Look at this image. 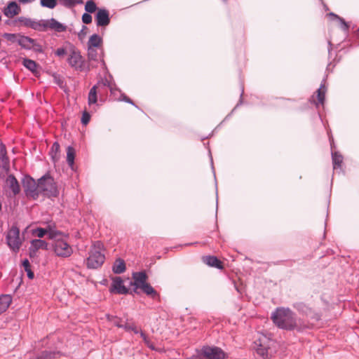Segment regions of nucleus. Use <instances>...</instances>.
<instances>
[{
  "label": "nucleus",
  "instance_id": "1",
  "mask_svg": "<svg viewBox=\"0 0 359 359\" xmlns=\"http://www.w3.org/2000/svg\"><path fill=\"white\" fill-rule=\"evenodd\" d=\"M271 319L278 328L287 331L296 330L298 332H303L310 328L308 323L298 319L295 313L289 308H277L272 313Z\"/></svg>",
  "mask_w": 359,
  "mask_h": 359
},
{
  "label": "nucleus",
  "instance_id": "2",
  "mask_svg": "<svg viewBox=\"0 0 359 359\" xmlns=\"http://www.w3.org/2000/svg\"><path fill=\"white\" fill-rule=\"evenodd\" d=\"M103 244L101 241H96L89 252V257L86 259L88 269H96L102 266L105 260V255L101 251Z\"/></svg>",
  "mask_w": 359,
  "mask_h": 359
},
{
  "label": "nucleus",
  "instance_id": "3",
  "mask_svg": "<svg viewBox=\"0 0 359 359\" xmlns=\"http://www.w3.org/2000/svg\"><path fill=\"white\" fill-rule=\"evenodd\" d=\"M39 194H43L47 198L57 197L59 190L53 177L48 173L43 175L39 179Z\"/></svg>",
  "mask_w": 359,
  "mask_h": 359
},
{
  "label": "nucleus",
  "instance_id": "4",
  "mask_svg": "<svg viewBox=\"0 0 359 359\" xmlns=\"http://www.w3.org/2000/svg\"><path fill=\"white\" fill-rule=\"evenodd\" d=\"M25 195L27 198L37 200L39 197V183L29 175H25L21 179Z\"/></svg>",
  "mask_w": 359,
  "mask_h": 359
},
{
  "label": "nucleus",
  "instance_id": "5",
  "mask_svg": "<svg viewBox=\"0 0 359 359\" xmlns=\"http://www.w3.org/2000/svg\"><path fill=\"white\" fill-rule=\"evenodd\" d=\"M6 244L13 252H18L22 245L20 238V229L16 225H13L6 234Z\"/></svg>",
  "mask_w": 359,
  "mask_h": 359
},
{
  "label": "nucleus",
  "instance_id": "6",
  "mask_svg": "<svg viewBox=\"0 0 359 359\" xmlns=\"http://www.w3.org/2000/svg\"><path fill=\"white\" fill-rule=\"evenodd\" d=\"M67 62L76 71H90V67L87 65L86 60L81 56L80 51L76 50L74 48L71 50V53L67 58Z\"/></svg>",
  "mask_w": 359,
  "mask_h": 359
},
{
  "label": "nucleus",
  "instance_id": "7",
  "mask_svg": "<svg viewBox=\"0 0 359 359\" xmlns=\"http://www.w3.org/2000/svg\"><path fill=\"white\" fill-rule=\"evenodd\" d=\"M18 45L21 47L22 49L26 50H33L34 52L38 53H43V48L42 46L39 43L36 39H34L24 34L20 36Z\"/></svg>",
  "mask_w": 359,
  "mask_h": 359
},
{
  "label": "nucleus",
  "instance_id": "8",
  "mask_svg": "<svg viewBox=\"0 0 359 359\" xmlns=\"http://www.w3.org/2000/svg\"><path fill=\"white\" fill-rule=\"evenodd\" d=\"M53 248L56 255L63 258L69 257L73 253L72 247L67 241L62 239L55 240Z\"/></svg>",
  "mask_w": 359,
  "mask_h": 359
},
{
  "label": "nucleus",
  "instance_id": "9",
  "mask_svg": "<svg viewBox=\"0 0 359 359\" xmlns=\"http://www.w3.org/2000/svg\"><path fill=\"white\" fill-rule=\"evenodd\" d=\"M293 307L300 314H302L314 321H318L320 320V315L304 302L294 303Z\"/></svg>",
  "mask_w": 359,
  "mask_h": 359
},
{
  "label": "nucleus",
  "instance_id": "10",
  "mask_svg": "<svg viewBox=\"0 0 359 359\" xmlns=\"http://www.w3.org/2000/svg\"><path fill=\"white\" fill-rule=\"evenodd\" d=\"M203 354L206 359H225L226 353L219 347L204 346L202 348Z\"/></svg>",
  "mask_w": 359,
  "mask_h": 359
},
{
  "label": "nucleus",
  "instance_id": "11",
  "mask_svg": "<svg viewBox=\"0 0 359 359\" xmlns=\"http://www.w3.org/2000/svg\"><path fill=\"white\" fill-rule=\"evenodd\" d=\"M133 281L130 283V285L134 286L133 292L136 294H139L137 291L142 286L147 283L148 276L145 271L133 272L132 274Z\"/></svg>",
  "mask_w": 359,
  "mask_h": 359
},
{
  "label": "nucleus",
  "instance_id": "12",
  "mask_svg": "<svg viewBox=\"0 0 359 359\" xmlns=\"http://www.w3.org/2000/svg\"><path fill=\"white\" fill-rule=\"evenodd\" d=\"M109 292L118 294H127L133 292V291H130L123 285V280L120 276H115L112 278V283L109 287Z\"/></svg>",
  "mask_w": 359,
  "mask_h": 359
},
{
  "label": "nucleus",
  "instance_id": "13",
  "mask_svg": "<svg viewBox=\"0 0 359 359\" xmlns=\"http://www.w3.org/2000/svg\"><path fill=\"white\" fill-rule=\"evenodd\" d=\"M2 11L5 16L8 18H13L14 16L20 13L21 8L16 1H11L3 8Z\"/></svg>",
  "mask_w": 359,
  "mask_h": 359
},
{
  "label": "nucleus",
  "instance_id": "14",
  "mask_svg": "<svg viewBox=\"0 0 359 359\" xmlns=\"http://www.w3.org/2000/svg\"><path fill=\"white\" fill-rule=\"evenodd\" d=\"M96 25L98 27H105L110 23L109 11L104 8H100L95 15Z\"/></svg>",
  "mask_w": 359,
  "mask_h": 359
},
{
  "label": "nucleus",
  "instance_id": "15",
  "mask_svg": "<svg viewBox=\"0 0 359 359\" xmlns=\"http://www.w3.org/2000/svg\"><path fill=\"white\" fill-rule=\"evenodd\" d=\"M6 184L13 193L14 196L18 195L20 192V184L16 179V177L13 174H9L6 179Z\"/></svg>",
  "mask_w": 359,
  "mask_h": 359
},
{
  "label": "nucleus",
  "instance_id": "16",
  "mask_svg": "<svg viewBox=\"0 0 359 359\" xmlns=\"http://www.w3.org/2000/svg\"><path fill=\"white\" fill-rule=\"evenodd\" d=\"M0 168L8 172L10 170V161L7 156L6 146L0 144Z\"/></svg>",
  "mask_w": 359,
  "mask_h": 359
},
{
  "label": "nucleus",
  "instance_id": "17",
  "mask_svg": "<svg viewBox=\"0 0 359 359\" xmlns=\"http://www.w3.org/2000/svg\"><path fill=\"white\" fill-rule=\"evenodd\" d=\"M33 20L34 19L24 16H20L13 20H6V24L12 26H16L17 23H20L22 26L32 29Z\"/></svg>",
  "mask_w": 359,
  "mask_h": 359
},
{
  "label": "nucleus",
  "instance_id": "18",
  "mask_svg": "<svg viewBox=\"0 0 359 359\" xmlns=\"http://www.w3.org/2000/svg\"><path fill=\"white\" fill-rule=\"evenodd\" d=\"M203 261L207 265L217 268L218 269H223L222 262L215 256L208 255L203 257Z\"/></svg>",
  "mask_w": 359,
  "mask_h": 359
},
{
  "label": "nucleus",
  "instance_id": "19",
  "mask_svg": "<svg viewBox=\"0 0 359 359\" xmlns=\"http://www.w3.org/2000/svg\"><path fill=\"white\" fill-rule=\"evenodd\" d=\"M140 289H141L144 294H146L147 296L151 297L154 299H160V294L148 283L142 286Z\"/></svg>",
  "mask_w": 359,
  "mask_h": 359
},
{
  "label": "nucleus",
  "instance_id": "20",
  "mask_svg": "<svg viewBox=\"0 0 359 359\" xmlns=\"http://www.w3.org/2000/svg\"><path fill=\"white\" fill-rule=\"evenodd\" d=\"M126 266L125 261L121 258L116 259L115 262L112 266V271L116 274H121L126 271Z\"/></svg>",
  "mask_w": 359,
  "mask_h": 359
},
{
  "label": "nucleus",
  "instance_id": "21",
  "mask_svg": "<svg viewBox=\"0 0 359 359\" xmlns=\"http://www.w3.org/2000/svg\"><path fill=\"white\" fill-rule=\"evenodd\" d=\"M12 302V297L10 294L0 295V314L5 312Z\"/></svg>",
  "mask_w": 359,
  "mask_h": 359
},
{
  "label": "nucleus",
  "instance_id": "22",
  "mask_svg": "<svg viewBox=\"0 0 359 359\" xmlns=\"http://www.w3.org/2000/svg\"><path fill=\"white\" fill-rule=\"evenodd\" d=\"M49 29L56 32H63L67 30V26L52 18L50 19Z\"/></svg>",
  "mask_w": 359,
  "mask_h": 359
},
{
  "label": "nucleus",
  "instance_id": "23",
  "mask_svg": "<svg viewBox=\"0 0 359 359\" xmlns=\"http://www.w3.org/2000/svg\"><path fill=\"white\" fill-rule=\"evenodd\" d=\"M30 245L32 246V248H34L37 251L40 249L45 250H48V244L44 240L33 239L31 241Z\"/></svg>",
  "mask_w": 359,
  "mask_h": 359
},
{
  "label": "nucleus",
  "instance_id": "24",
  "mask_svg": "<svg viewBox=\"0 0 359 359\" xmlns=\"http://www.w3.org/2000/svg\"><path fill=\"white\" fill-rule=\"evenodd\" d=\"M58 351L45 350L36 355L35 359H52L59 355Z\"/></svg>",
  "mask_w": 359,
  "mask_h": 359
},
{
  "label": "nucleus",
  "instance_id": "25",
  "mask_svg": "<svg viewBox=\"0 0 359 359\" xmlns=\"http://www.w3.org/2000/svg\"><path fill=\"white\" fill-rule=\"evenodd\" d=\"M102 43V39L98 34H94L88 41V48H97Z\"/></svg>",
  "mask_w": 359,
  "mask_h": 359
},
{
  "label": "nucleus",
  "instance_id": "26",
  "mask_svg": "<svg viewBox=\"0 0 359 359\" xmlns=\"http://www.w3.org/2000/svg\"><path fill=\"white\" fill-rule=\"evenodd\" d=\"M332 160L333 163V168L337 170L341 168L343 161V156L338 151L332 152Z\"/></svg>",
  "mask_w": 359,
  "mask_h": 359
},
{
  "label": "nucleus",
  "instance_id": "27",
  "mask_svg": "<svg viewBox=\"0 0 359 359\" xmlns=\"http://www.w3.org/2000/svg\"><path fill=\"white\" fill-rule=\"evenodd\" d=\"M22 65L25 68H27L32 73H35L36 72L38 64L35 61L31 59L25 58L22 60Z\"/></svg>",
  "mask_w": 359,
  "mask_h": 359
},
{
  "label": "nucleus",
  "instance_id": "28",
  "mask_svg": "<svg viewBox=\"0 0 359 359\" xmlns=\"http://www.w3.org/2000/svg\"><path fill=\"white\" fill-rule=\"evenodd\" d=\"M97 85H94L90 90L88 93V104L91 105L93 104H95L97 101Z\"/></svg>",
  "mask_w": 359,
  "mask_h": 359
},
{
  "label": "nucleus",
  "instance_id": "29",
  "mask_svg": "<svg viewBox=\"0 0 359 359\" xmlns=\"http://www.w3.org/2000/svg\"><path fill=\"white\" fill-rule=\"evenodd\" d=\"M255 344L257 346L256 348V352L258 355L262 356L263 359H265L268 357V347L262 344V343L257 344L255 342Z\"/></svg>",
  "mask_w": 359,
  "mask_h": 359
},
{
  "label": "nucleus",
  "instance_id": "30",
  "mask_svg": "<svg viewBox=\"0 0 359 359\" xmlns=\"http://www.w3.org/2000/svg\"><path fill=\"white\" fill-rule=\"evenodd\" d=\"M75 158V150L74 149L69 146L67 149V162L70 167H72L74 163Z\"/></svg>",
  "mask_w": 359,
  "mask_h": 359
},
{
  "label": "nucleus",
  "instance_id": "31",
  "mask_svg": "<svg viewBox=\"0 0 359 359\" xmlns=\"http://www.w3.org/2000/svg\"><path fill=\"white\" fill-rule=\"evenodd\" d=\"M22 266L27 272V276L29 279L32 280L34 278V273L31 269V264L27 259H25L22 262Z\"/></svg>",
  "mask_w": 359,
  "mask_h": 359
},
{
  "label": "nucleus",
  "instance_id": "32",
  "mask_svg": "<svg viewBox=\"0 0 359 359\" xmlns=\"http://www.w3.org/2000/svg\"><path fill=\"white\" fill-rule=\"evenodd\" d=\"M317 99L319 103L323 104L325 99L326 88L323 83H321L320 88L317 90Z\"/></svg>",
  "mask_w": 359,
  "mask_h": 359
},
{
  "label": "nucleus",
  "instance_id": "33",
  "mask_svg": "<svg viewBox=\"0 0 359 359\" xmlns=\"http://www.w3.org/2000/svg\"><path fill=\"white\" fill-rule=\"evenodd\" d=\"M47 233L46 229L45 228L37 227L32 229V235L40 238H43Z\"/></svg>",
  "mask_w": 359,
  "mask_h": 359
},
{
  "label": "nucleus",
  "instance_id": "34",
  "mask_svg": "<svg viewBox=\"0 0 359 359\" xmlns=\"http://www.w3.org/2000/svg\"><path fill=\"white\" fill-rule=\"evenodd\" d=\"M22 35V34H11V33H4L3 34V37L7 39L8 41H11L12 43H17L18 44V40L20 39V36Z\"/></svg>",
  "mask_w": 359,
  "mask_h": 359
},
{
  "label": "nucleus",
  "instance_id": "35",
  "mask_svg": "<svg viewBox=\"0 0 359 359\" xmlns=\"http://www.w3.org/2000/svg\"><path fill=\"white\" fill-rule=\"evenodd\" d=\"M97 9V5L95 2L93 0H89L86 1L85 5V11L86 13H93L95 12Z\"/></svg>",
  "mask_w": 359,
  "mask_h": 359
},
{
  "label": "nucleus",
  "instance_id": "36",
  "mask_svg": "<svg viewBox=\"0 0 359 359\" xmlns=\"http://www.w3.org/2000/svg\"><path fill=\"white\" fill-rule=\"evenodd\" d=\"M106 318L108 321L111 322L116 327L121 328L123 324L121 323V319L118 318L116 316H112L110 314H106Z\"/></svg>",
  "mask_w": 359,
  "mask_h": 359
},
{
  "label": "nucleus",
  "instance_id": "37",
  "mask_svg": "<svg viewBox=\"0 0 359 359\" xmlns=\"http://www.w3.org/2000/svg\"><path fill=\"white\" fill-rule=\"evenodd\" d=\"M42 7L53 9L57 5V0H40Z\"/></svg>",
  "mask_w": 359,
  "mask_h": 359
},
{
  "label": "nucleus",
  "instance_id": "38",
  "mask_svg": "<svg viewBox=\"0 0 359 359\" xmlns=\"http://www.w3.org/2000/svg\"><path fill=\"white\" fill-rule=\"evenodd\" d=\"M140 337L143 339L144 344L149 348L151 350H155V346L154 344L150 341V339L147 337L145 333L142 331L140 332Z\"/></svg>",
  "mask_w": 359,
  "mask_h": 359
},
{
  "label": "nucleus",
  "instance_id": "39",
  "mask_svg": "<svg viewBox=\"0 0 359 359\" xmlns=\"http://www.w3.org/2000/svg\"><path fill=\"white\" fill-rule=\"evenodd\" d=\"M59 4L67 8H72L76 6L74 0H57Z\"/></svg>",
  "mask_w": 359,
  "mask_h": 359
},
{
  "label": "nucleus",
  "instance_id": "40",
  "mask_svg": "<svg viewBox=\"0 0 359 359\" xmlns=\"http://www.w3.org/2000/svg\"><path fill=\"white\" fill-rule=\"evenodd\" d=\"M88 58L89 60H97V51L94 48H88Z\"/></svg>",
  "mask_w": 359,
  "mask_h": 359
},
{
  "label": "nucleus",
  "instance_id": "41",
  "mask_svg": "<svg viewBox=\"0 0 359 359\" xmlns=\"http://www.w3.org/2000/svg\"><path fill=\"white\" fill-rule=\"evenodd\" d=\"M121 328H123L126 331H133L135 334H138L140 332L135 325L130 323L123 324Z\"/></svg>",
  "mask_w": 359,
  "mask_h": 359
},
{
  "label": "nucleus",
  "instance_id": "42",
  "mask_svg": "<svg viewBox=\"0 0 359 359\" xmlns=\"http://www.w3.org/2000/svg\"><path fill=\"white\" fill-rule=\"evenodd\" d=\"M48 236L50 239H55L56 237L58 236H65L66 237L69 236L68 234H65L63 232L56 230V229H53V231L49 232Z\"/></svg>",
  "mask_w": 359,
  "mask_h": 359
},
{
  "label": "nucleus",
  "instance_id": "43",
  "mask_svg": "<svg viewBox=\"0 0 359 359\" xmlns=\"http://www.w3.org/2000/svg\"><path fill=\"white\" fill-rule=\"evenodd\" d=\"M90 120V115L87 111H83L81 117V123L83 125L86 126Z\"/></svg>",
  "mask_w": 359,
  "mask_h": 359
},
{
  "label": "nucleus",
  "instance_id": "44",
  "mask_svg": "<svg viewBox=\"0 0 359 359\" xmlns=\"http://www.w3.org/2000/svg\"><path fill=\"white\" fill-rule=\"evenodd\" d=\"M82 22L84 23V24H90L92 22V16L90 15V13H84L83 15H82Z\"/></svg>",
  "mask_w": 359,
  "mask_h": 359
},
{
  "label": "nucleus",
  "instance_id": "45",
  "mask_svg": "<svg viewBox=\"0 0 359 359\" xmlns=\"http://www.w3.org/2000/svg\"><path fill=\"white\" fill-rule=\"evenodd\" d=\"M32 29L38 32H41V20H34L32 22Z\"/></svg>",
  "mask_w": 359,
  "mask_h": 359
},
{
  "label": "nucleus",
  "instance_id": "46",
  "mask_svg": "<svg viewBox=\"0 0 359 359\" xmlns=\"http://www.w3.org/2000/svg\"><path fill=\"white\" fill-rule=\"evenodd\" d=\"M120 100H121V101L126 102H127V103H128V104H132V105L135 106V107H137V105L133 102V101L130 98H129V97H128L126 94H124V93H122V94L121 95Z\"/></svg>",
  "mask_w": 359,
  "mask_h": 359
},
{
  "label": "nucleus",
  "instance_id": "47",
  "mask_svg": "<svg viewBox=\"0 0 359 359\" xmlns=\"http://www.w3.org/2000/svg\"><path fill=\"white\" fill-rule=\"evenodd\" d=\"M50 19L41 20V32H46L49 29Z\"/></svg>",
  "mask_w": 359,
  "mask_h": 359
},
{
  "label": "nucleus",
  "instance_id": "48",
  "mask_svg": "<svg viewBox=\"0 0 359 359\" xmlns=\"http://www.w3.org/2000/svg\"><path fill=\"white\" fill-rule=\"evenodd\" d=\"M338 20L340 22L341 25V28L344 31H348L349 29V25L348 23L345 21V20L341 17L338 18Z\"/></svg>",
  "mask_w": 359,
  "mask_h": 359
},
{
  "label": "nucleus",
  "instance_id": "49",
  "mask_svg": "<svg viewBox=\"0 0 359 359\" xmlns=\"http://www.w3.org/2000/svg\"><path fill=\"white\" fill-rule=\"evenodd\" d=\"M55 53L56 55L62 57L67 54V50L64 48H59L56 50Z\"/></svg>",
  "mask_w": 359,
  "mask_h": 359
},
{
  "label": "nucleus",
  "instance_id": "50",
  "mask_svg": "<svg viewBox=\"0 0 359 359\" xmlns=\"http://www.w3.org/2000/svg\"><path fill=\"white\" fill-rule=\"evenodd\" d=\"M28 250H29V256L30 258H34L36 256L37 250L34 248H32V246L31 245L29 247Z\"/></svg>",
  "mask_w": 359,
  "mask_h": 359
},
{
  "label": "nucleus",
  "instance_id": "51",
  "mask_svg": "<svg viewBox=\"0 0 359 359\" xmlns=\"http://www.w3.org/2000/svg\"><path fill=\"white\" fill-rule=\"evenodd\" d=\"M87 29V27L86 25L82 26L81 30L78 34V36L80 39H81L83 37H84L86 34V30Z\"/></svg>",
  "mask_w": 359,
  "mask_h": 359
},
{
  "label": "nucleus",
  "instance_id": "52",
  "mask_svg": "<svg viewBox=\"0 0 359 359\" xmlns=\"http://www.w3.org/2000/svg\"><path fill=\"white\" fill-rule=\"evenodd\" d=\"M59 150H60V144L58 142H55L53 144V146L51 147V152L53 153V151H55V153H57V151H59Z\"/></svg>",
  "mask_w": 359,
  "mask_h": 359
},
{
  "label": "nucleus",
  "instance_id": "53",
  "mask_svg": "<svg viewBox=\"0 0 359 359\" xmlns=\"http://www.w3.org/2000/svg\"><path fill=\"white\" fill-rule=\"evenodd\" d=\"M45 229H46L47 233L48 234L49 232H50L53 229H55V224H48L46 228H45Z\"/></svg>",
  "mask_w": 359,
  "mask_h": 359
},
{
  "label": "nucleus",
  "instance_id": "54",
  "mask_svg": "<svg viewBox=\"0 0 359 359\" xmlns=\"http://www.w3.org/2000/svg\"><path fill=\"white\" fill-rule=\"evenodd\" d=\"M18 1H19L20 4H27L34 1V0H18Z\"/></svg>",
  "mask_w": 359,
  "mask_h": 359
},
{
  "label": "nucleus",
  "instance_id": "55",
  "mask_svg": "<svg viewBox=\"0 0 359 359\" xmlns=\"http://www.w3.org/2000/svg\"><path fill=\"white\" fill-rule=\"evenodd\" d=\"M243 93H244V89H243V88H242V91H241V98H240V100H239L238 103L236 104V107H238L240 104H242V96H243Z\"/></svg>",
  "mask_w": 359,
  "mask_h": 359
},
{
  "label": "nucleus",
  "instance_id": "56",
  "mask_svg": "<svg viewBox=\"0 0 359 359\" xmlns=\"http://www.w3.org/2000/svg\"><path fill=\"white\" fill-rule=\"evenodd\" d=\"M329 16L334 18V19H337V20H338V18H339V15H337V14H335L334 13H330Z\"/></svg>",
  "mask_w": 359,
  "mask_h": 359
},
{
  "label": "nucleus",
  "instance_id": "57",
  "mask_svg": "<svg viewBox=\"0 0 359 359\" xmlns=\"http://www.w3.org/2000/svg\"><path fill=\"white\" fill-rule=\"evenodd\" d=\"M76 4H81L83 3V0H74Z\"/></svg>",
  "mask_w": 359,
  "mask_h": 359
},
{
  "label": "nucleus",
  "instance_id": "58",
  "mask_svg": "<svg viewBox=\"0 0 359 359\" xmlns=\"http://www.w3.org/2000/svg\"><path fill=\"white\" fill-rule=\"evenodd\" d=\"M104 86H109V82L106 80L105 81L102 82Z\"/></svg>",
  "mask_w": 359,
  "mask_h": 359
},
{
  "label": "nucleus",
  "instance_id": "59",
  "mask_svg": "<svg viewBox=\"0 0 359 359\" xmlns=\"http://www.w3.org/2000/svg\"><path fill=\"white\" fill-rule=\"evenodd\" d=\"M236 107H237L236 106V107H235V108H234L233 110H231V112H233V110H234Z\"/></svg>",
  "mask_w": 359,
  "mask_h": 359
},
{
  "label": "nucleus",
  "instance_id": "60",
  "mask_svg": "<svg viewBox=\"0 0 359 359\" xmlns=\"http://www.w3.org/2000/svg\"><path fill=\"white\" fill-rule=\"evenodd\" d=\"M1 20V15H0V20Z\"/></svg>",
  "mask_w": 359,
  "mask_h": 359
},
{
  "label": "nucleus",
  "instance_id": "61",
  "mask_svg": "<svg viewBox=\"0 0 359 359\" xmlns=\"http://www.w3.org/2000/svg\"><path fill=\"white\" fill-rule=\"evenodd\" d=\"M358 32H359V28L358 29Z\"/></svg>",
  "mask_w": 359,
  "mask_h": 359
}]
</instances>
